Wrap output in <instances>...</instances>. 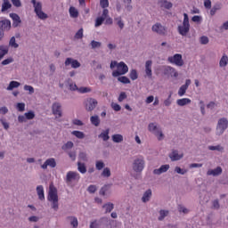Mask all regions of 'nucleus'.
<instances>
[{
    "label": "nucleus",
    "instance_id": "obj_1",
    "mask_svg": "<svg viewBox=\"0 0 228 228\" xmlns=\"http://www.w3.org/2000/svg\"><path fill=\"white\" fill-rule=\"evenodd\" d=\"M47 200L48 202L52 203V208L53 209V211H58L59 209L58 190L53 184L49 185Z\"/></svg>",
    "mask_w": 228,
    "mask_h": 228
},
{
    "label": "nucleus",
    "instance_id": "obj_2",
    "mask_svg": "<svg viewBox=\"0 0 228 228\" xmlns=\"http://www.w3.org/2000/svg\"><path fill=\"white\" fill-rule=\"evenodd\" d=\"M116 67L117 70H114L112 73V76L114 77L125 76L129 70L128 66H126V64L124 61L118 63L116 61H113L112 62H110V69H114Z\"/></svg>",
    "mask_w": 228,
    "mask_h": 228
},
{
    "label": "nucleus",
    "instance_id": "obj_3",
    "mask_svg": "<svg viewBox=\"0 0 228 228\" xmlns=\"http://www.w3.org/2000/svg\"><path fill=\"white\" fill-rule=\"evenodd\" d=\"M191 29V24H190V18L188 17L187 13H183V21L182 22V25L177 27V32L182 37H186L188 33H190Z\"/></svg>",
    "mask_w": 228,
    "mask_h": 228
},
{
    "label": "nucleus",
    "instance_id": "obj_4",
    "mask_svg": "<svg viewBox=\"0 0 228 228\" xmlns=\"http://www.w3.org/2000/svg\"><path fill=\"white\" fill-rule=\"evenodd\" d=\"M31 4H34L35 13L41 20L47 19V14L42 11V4L40 2H36V0H31Z\"/></svg>",
    "mask_w": 228,
    "mask_h": 228
},
{
    "label": "nucleus",
    "instance_id": "obj_5",
    "mask_svg": "<svg viewBox=\"0 0 228 228\" xmlns=\"http://www.w3.org/2000/svg\"><path fill=\"white\" fill-rule=\"evenodd\" d=\"M144 167L145 160H143L142 157H138L134 159V164H132V168L135 173H142Z\"/></svg>",
    "mask_w": 228,
    "mask_h": 228
},
{
    "label": "nucleus",
    "instance_id": "obj_6",
    "mask_svg": "<svg viewBox=\"0 0 228 228\" xmlns=\"http://www.w3.org/2000/svg\"><path fill=\"white\" fill-rule=\"evenodd\" d=\"M228 127V119L227 118H221L218 119L217 127H216V134L221 135L227 130Z\"/></svg>",
    "mask_w": 228,
    "mask_h": 228
},
{
    "label": "nucleus",
    "instance_id": "obj_7",
    "mask_svg": "<svg viewBox=\"0 0 228 228\" xmlns=\"http://www.w3.org/2000/svg\"><path fill=\"white\" fill-rule=\"evenodd\" d=\"M148 131L154 133L155 136H157V139L159 141L163 140L165 135L163 134L160 128H158V126H156L154 123H151L148 125Z\"/></svg>",
    "mask_w": 228,
    "mask_h": 228
},
{
    "label": "nucleus",
    "instance_id": "obj_8",
    "mask_svg": "<svg viewBox=\"0 0 228 228\" xmlns=\"http://www.w3.org/2000/svg\"><path fill=\"white\" fill-rule=\"evenodd\" d=\"M167 61L171 64H175L177 67H183L184 64L183 55L180 53H175V56L168 57Z\"/></svg>",
    "mask_w": 228,
    "mask_h": 228
},
{
    "label": "nucleus",
    "instance_id": "obj_9",
    "mask_svg": "<svg viewBox=\"0 0 228 228\" xmlns=\"http://www.w3.org/2000/svg\"><path fill=\"white\" fill-rule=\"evenodd\" d=\"M152 32H155L160 36H166L167 34V28L163 26L161 23H156L152 25Z\"/></svg>",
    "mask_w": 228,
    "mask_h": 228
},
{
    "label": "nucleus",
    "instance_id": "obj_10",
    "mask_svg": "<svg viewBox=\"0 0 228 228\" xmlns=\"http://www.w3.org/2000/svg\"><path fill=\"white\" fill-rule=\"evenodd\" d=\"M80 176L77 172L74 171H69L68 174H66L65 183H70L72 181L79 180Z\"/></svg>",
    "mask_w": 228,
    "mask_h": 228
},
{
    "label": "nucleus",
    "instance_id": "obj_11",
    "mask_svg": "<svg viewBox=\"0 0 228 228\" xmlns=\"http://www.w3.org/2000/svg\"><path fill=\"white\" fill-rule=\"evenodd\" d=\"M52 111L56 118L62 117L61 104L60 102H53L52 105Z\"/></svg>",
    "mask_w": 228,
    "mask_h": 228
},
{
    "label": "nucleus",
    "instance_id": "obj_12",
    "mask_svg": "<svg viewBox=\"0 0 228 228\" xmlns=\"http://www.w3.org/2000/svg\"><path fill=\"white\" fill-rule=\"evenodd\" d=\"M98 102L95 99H86V111H93L96 106H97Z\"/></svg>",
    "mask_w": 228,
    "mask_h": 228
},
{
    "label": "nucleus",
    "instance_id": "obj_13",
    "mask_svg": "<svg viewBox=\"0 0 228 228\" xmlns=\"http://www.w3.org/2000/svg\"><path fill=\"white\" fill-rule=\"evenodd\" d=\"M191 84V79L185 80V84L181 86L179 92H177V95H179L180 97H183L186 94V91L188 87H190Z\"/></svg>",
    "mask_w": 228,
    "mask_h": 228
},
{
    "label": "nucleus",
    "instance_id": "obj_14",
    "mask_svg": "<svg viewBox=\"0 0 228 228\" xmlns=\"http://www.w3.org/2000/svg\"><path fill=\"white\" fill-rule=\"evenodd\" d=\"M11 29V21L7 19L0 20V31H9Z\"/></svg>",
    "mask_w": 228,
    "mask_h": 228
},
{
    "label": "nucleus",
    "instance_id": "obj_15",
    "mask_svg": "<svg viewBox=\"0 0 228 228\" xmlns=\"http://www.w3.org/2000/svg\"><path fill=\"white\" fill-rule=\"evenodd\" d=\"M47 167L51 168H55L56 167V162L54 158H50L43 165H41L42 169H47Z\"/></svg>",
    "mask_w": 228,
    "mask_h": 228
},
{
    "label": "nucleus",
    "instance_id": "obj_16",
    "mask_svg": "<svg viewBox=\"0 0 228 228\" xmlns=\"http://www.w3.org/2000/svg\"><path fill=\"white\" fill-rule=\"evenodd\" d=\"M71 65L72 69H78L80 67V63L77 60H72L71 58H67L65 60V66Z\"/></svg>",
    "mask_w": 228,
    "mask_h": 228
},
{
    "label": "nucleus",
    "instance_id": "obj_17",
    "mask_svg": "<svg viewBox=\"0 0 228 228\" xmlns=\"http://www.w3.org/2000/svg\"><path fill=\"white\" fill-rule=\"evenodd\" d=\"M151 65H152V62L151 60H148L144 64V72L146 73V76L148 77V78H151V76H152Z\"/></svg>",
    "mask_w": 228,
    "mask_h": 228
},
{
    "label": "nucleus",
    "instance_id": "obj_18",
    "mask_svg": "<svg viewBox=\"0 0 228 228\" xmlns=\"http://www.w3.org/2000/svg\"><path fill=\"white\" fill-rule=\"evenodd\" d=\"M183 157V154H178V151H173L171 154H169V159L172 161H178L179 159H182Z\"/></svg>",
    "mask_w": 228,
    "mask_h": 228
},
{
    "label": "nucleus",
    "instance_id": "obj_19",
    "mask_svg": "<svg viewBox=\"0 0 228 228\" xmlns=\"http://www.w3.org/2000/svg\"><path fill=\"white\" fill-rule=\"evenodd\" d=\"M170 166L169 165H163L159 169L154 170V175H159L162 173H167V170H169Z\"/></svg>",
    "mask_w": 228,
    "mask_h": 228
},
{
    "label": "nucleus",
    "instance_id": "obj_20",
    "mask_svg": "<svg viewBox=\"0 0 228 228\" xmlns=\"http://www.w3.org/2000/svg\"><path fill=\"white\" fill-rule=\"evenodd\" d=\"M37 194L40 200H45V195L44 194V187L42 185L37 186Z\"/></svg>",
    "mask_w": 228,
    "mask_h": 228
},
{
    "label": "nucleus",
    "instance_id": "obj_21",
    "mask_svg": "<svg viewBox=\"0 0 228 228\" xmlns=\"http://www.w3.org/2000/svg\"><path fill=\"white\" fill-rule=\"evenodd\" d=\"M191 100L188 98H183V99H177L176 104L179 105L180 107L186 106L187 104H191Z\"/></svg>",
    "mask_w": 228,
    "mask_h": 228
},
{
    "label": "nucleus",
    "instance_id": "obj_22",
    "mask_svg": "<svg viewBox=\"0 0 228 228\" xmlns=\"http://www.w3.org/2000/svg\"><path fill=\"white\" fill-rule=\"evenodd\" d=\"M9 53V47L6 45H0V61L4 58Z\"/></svg>",
    "mask_w": 228,
    "mask_h": 228
},
{
    "label": "nucleus",
    "instance_id": "obj_23",
    "mask_svg": "<svg viewBox=\"0 0 228 228\" xmlns=\"http://www.w3.org/2000/svg\"><path fill=\"white\" fill-rule=\"evenodd\" d=\"M69 17H71V18L76 19V18H78V16H79L78 10H77V8H75L73 6L69 7Z\"/></svg>",
    "mask_w": 228,
    "mask_h": 228
},
{
    "label": "nucleus",
    "instance_id": "obj_24",
    "mask_svg": "<svg viewBox=\"0 0 228 228\" xmlns=\"http://www.w3.org/2000/svg\"><path fill=\"white\" fill-rule=\"evenodd\" d=\"M221 174H222L221 167H216V169L207 171V175L216 176V175H220Z\"/></svg>",
    "mask_w": 228,
    "mask_h": 228
},
{
    "label": "nucleus",
    "instance_id": "obj_25",
    "mask_svg": "<svg viewBox=\"0 0 228 228\" xmlns=\"http://www.w3.org/2000/svg\"><path fill=\"white\" fill-rule=\"evenodd\" d=\"M20 86V82L11 81L9 86H7V91H12L14 88H18Z\"/></svg>",
    "mask_w": 228,
    "mask_h": 228
},
{
    "label": "nucleus",
    "instance_id": "obj_26",
    "mask_svg": "<svg viewBox=\"0 0 228 228\" xmlns=\"http://www.w3.org/2000/svg\"><path fill=\"white\" fill-rule=\"evenodd\" d=\"M110 130L106 129L105 131L102 132L101 134L98 135L99 138H102V141L106 142L110 140Z\"/></svg>",
    "mask_w": 228,
    "mask_h": 228
},
{
    "label": "nucleus",
    "instance_id": "obj_27",
    "mask_svg": "<svg viewBox=\"0 0 228 228\" xmlns=\"http://www.w3.org/2000/svg\"><path fill=\"white\" fill-rule=\"evenodd\" d=\"M90 122L93 124L94 126L98 127L100 126V118L99 116H91L90 118Z\"/></svg>",
    "mask_w": 228,
    "mask_h": 228
},
{
    "label": "nucleus",
    "instance_id": "obj_28",
    "mask_svg": "<svg viewBox=\"0 0 228 228\" xmlns=\"http://www.w3.org/2000/svg\"><path fill=\"white\" fill-rule=\"evenodd\" d=\"M112 140L115 143H121L124 141V136L122 134H113Z\"/></svg>",
    "mask_w": 228,
    "mask_h": 228
},
{
    "label": "nucleus",
    "instance_id": "obj_29",
    "mask_svg": "<svg viewBox=\"0 0 228 228\" xmlns=\"http://www.w3.org/2000/svg\"><path fill=\"white\" fill-rule=\"evenodd\" d=\"M173 4L171 2H167V0L160 1V7H164L167 10H170Z\"/></svg>",
    "mask_w": 228,
    "mask_h": 228
},
{
    "label": "nucleus",
    "instance_id": "obj_30",
    "mask_svg": "<svg viewBox=\"0 0 228 228\" xmlns=\"http://www.w3.org/2000/svg\"><path fill=\"white\" fill-rule=\"evenodd\" d=\"M151 197V190H147L146 192L143 193L142 196V202H149L150 199Z\"/></svg>",
    "mask_w": 228,
    "mask_h": 228
},
{
    "label": "nucleus",
    "instance_id": "obj_31",
    "mask_svg": "<svg viewBox=\"0 0 228 228\" xmlns=\"http://www.w3.org/2000/svg\"><path fill=\"white\" fill-rule=\"evenodd\" d=\"M102 208H105V213H111V211L114 208L113 203H106L105 205L102 206Z\"/></svg>",
    "mask_w": 228,
    "mask_h": 228
},
{
    "label": "nucleus",
    "instance_id": "obj_32",
    "mask_svg": "<svg viewBox=\"0 0 228 228\" xmlns=\"http://www.w3.org/2000/svg\"><path fill=\"white\" fill-rule=\"evenodd\" d=\"M10 17H11L12 20H13L14 24H20V23H21L20 17H19L18 14H16V13H11V14H10Z\"/></svg>",
    "mask_w": 228,
    "mask_h": 228
},
{
    "label": "nucleus",
    "instance_id": "obj_33",
    "mask_svg": "<svg viewBox=\"0 0 228 228\" xmlns=\"http://www.w3.org/2000/svg\"><path fill=\"white\" fill-rule=\"evenodd\" d=\"M129 77L132 81L137 80L138 78V72L136 69H131L129 73Z\"/></svg>",
    "mask_w": 228,
    "mask_h": 228
},
{
    "label": "nucleus",
    "instance_id": "obj_34",
    "mask_svg": "<svg viewBox=\"0 0 228 228\" xmlns=\"http://www.w3.org/2000/svg\"><path fill=\"white\" fill-rule=\"evenodd\" d=\"M77 170L81 174H86L87 172L86 166H85V164L80 163V162H77Z\"/></svg>",
    "mask_w": 228,
    "mask_h": 228
},
{
    "label": "nucleus",
    "instance_id": "obj_35",
    "mask_svg": "<svg viewBox=\"0 0 228 228\" xmlns=\"http://www.w3.org/2000/svg\"><path fill=\"white\" fill-rule=\"evenodd\" d=\"M114 20L117 21V25L118 26L119 29H124L125 23L122 20L121 17L115 18Z\"/></svg>",
    "mask_w": 228,
    "mask_h": 228
},
{
    "label": "nucleus",
    "instance_id": "obj_36",
    "mask_svg": "<svg viewBox=\"0 0 228 228\" xmlns=\"http://www.w3.org/2000/svg\"><path fill=\"white\" fill-rule=\"evenodd\" d=\"M118 81L121 82L123 85H129L131 83L130 79L126 77H118Z\"/></svg>",
    "mask_w": 228,
    "mask_h": 228
},
{
    "label": "nucleus",
    "instance_id": "obj_37",
    "mask_svg": "<svg viewBox=\"0 0 228 228\" xmlns=\"http://www.w3.org/2000/svg\"><path fill=\"white\" fill-rule=\"evenodd\" d=\"M12 7L10 2L8 0H4L3 5H2V12H5L9 10Z\"/></svg>",
    "mask_w": 228,
    "mask_h": 228
},
{
    "label": "nucleus",
    "instance_id": "obj_38",
    "mask_svg": "<svg viewBox=\"0 0 228 228\" xmlns=\"http://www.w3.org/2000/svg\"><path fill=\"white\" fill-rule=\"evenodd\" d=\"M72 147H74V142H72L71 141H69L63 146H61V150L68 151L72 149Z\"/></svg>",
    "mask_w": 228,
    "mask_h": 228
},
{
    "label": "nucleus",
    "instance_id": "obj_39",
    "mask_svg": "<svg viewBox=\"0 0 228 228\" xmlns=\"http://www.w3.org/2000/svg\"><path fill=\"white\" fill-rule=\"evenodd\" d=\"M221 5L216 4L213 6L212 9H210V16H215L217 11H220Z\"/></svg>",
    "mask_w": 228,
    "mask_h": 228
},
{
    "label": "nucleus",
    "instance_id": "obj_40",
    "mask_svg": "<svg viewBox=\"0 0 228 228\" xmlns=\"http://www.w3.org/2000/svg\"><path fill=\"white\" fill-rule=\"evenodd\" d=\"M102 175L103 177H106V178L110 177V176H111V170H110L109 167L103 168L102 173Z\"/></svg>",
    "mask_w": 228,
    "mask_h": 228
},
{
    "label": "nucleus",
    "instance_id": "obj_41",
    "mask_svg": "<svg viewBox=\"0 0 228 228\" xmlns=\"http://www.w3.org/2000/svg\"><path fill=\"white\" fill-rule=\"evenodd\" d=\"M228 65V56L223 55L222 59L220 60V67H225Z\"/></svg>",
    "mask_w": 228,
    "mask_h": 228
},
{
    "label": "nucleus",
    "instance_id": "obj_42",
    "mask_svg": "<svg viewBox=\"0 0 228 228\" xmlns=\"http://www.w3.org/2000/svg\"><path fill=\"white\" fill-rule=\"evenodd\" d=\"M68 219L71 220V225L74 228L78 227V219H77L75 216H69Z\"/></svg>",
    "mask_w": 228,
    "mask_h": 228
},
{
    "label": "nucleus",
    "instance_id": "obj_43",
    "mask_svg": "<svg viewBox=\"0 0 228 228\" xmlns=\"http://www.w3.org/2000/svg\"><path fill=\"white\" fill-rule=\"evenodd\" d=\"M169 214V211L167 210H160L159 211V221H163V219L166 218V216Z\"/></svg>",
    "mask_w": 228,
    "mask_h": 228
},
{
    "label": "nucleus",
    "instance_id": "obj_44",
    "mask_svg": "<svg viewBox=\"0 0 228 228\" xmlns=\"http://www.w3.org/2000/svg\"><path fill=\"white\" fill-rule=\"evenodd\" d=\"M84 37V29L80 28L77 30V32L76 33V36H74V38L80 40L82 39Z\"/></svg>",
    "mask_w": 228,
    "mask_h": 228
},
{
    "label": "nucleus",
    "instance_id": "obj_45",
    "mask_svg": "<svg viewBox=\"0 0 228 228\" xmlns=\"http://www.w3.org/2000/svg\"><path fill=\"white\" fill-rule=\"evenodd\" d=\"M104 20H105V18H102V17L96 18V21L94 23V27H96V28L97 27H101L102 24H103Z\"/></svg>",
    "mask_w": 228,
    "mask_h": 228
},
{
    "label": "nucleus",
    "instance_id": "obj_46",
    "mask_svg": "<svg viewBox=\"0 0 228 228\" xmlns=\"http://www.w3.org/2000/svg\"><path fill=\"white\" fill-rule=\"evenodd\" d=\"M72 134H73L74 136H76L77 138H78V139H84V137H85L84 133L81 132V131H73V132H72Z\"/></svg>",
    "mask_w": 228,
    "mask_h": 228
},
{
    "label": "nucleus",
    "instance_id": "obj_47",
    "mask_svg": "<svg viewBox=\"0 0 228 228\" xmlns=\"http://www.w3.org/2000/svg\"><path fill=\"white\" fill-rule=\"evenodd\" d=\"M167 71L171 73L172 77H178V72L175 69V68H172L171 66L167 67Z\"/></svg>",
    "mask_w": 228,
    "mask_h": 228
},
{
    "label": "nucleus",
    "instance_id": "obj_48",
    "mask_svg": "<svg viewBox=\"0 0 228 228\" xmlns=\"http://www.w3.org/2000/svg\"><path fill=\"white\" fill-rule=\"evenodd\" d=\"M104 167H105V164H104L103 161H102V160H97V161H96V169H97L98 171H101L102 169H103Z\"/></svg>",
    "mask_w": 228,
    "mask_h": 228
},
{
    "label": "nucleus",
    "instance_id": "obj_49",
    "mask_svg": "<svg viewBox=\"0 0 228 228\" xmlns=\"http://www.w3.org/2000/svg\"><path fill=\"white\" fill-rule=\"evenodd\" d=\"M9 45L13 47L14 49H17L19 47V45L15 42L14 37H11Z\"/></svg>",
    "mask_w": 228,
    "mask_h": 228
},
{
    "label": "nucleus",
    "instance_id": "obj_50",
    "mask_svg": "<svg viewBox=\"0 0 228 228\" xmlns=\"http://www.w3.org/2000/svg\"><path fill=\"white\" fill-rule=\"evenodd\" d=\"M24 116L27 118V120H32L35 118V113L32 111H28V112L25 113Z\"/></svg>",
    "mask_w": 228,
    "mask_h": 228
},
{
    "label": "nucleus",
    "instance_id": "obj_51",
    "mask_svg": "<svg viewBox=\"0 0 228 228\" xmlns=\"http://www.w3.org/2000/svg\"><path fill=\"white\" fill-rule=\"evenodd\" d=\"M175 173H177L181 175H184L188 172V170L182 169L181 167H175Z\"/></svg>",
    "mask_w": 228,
    "mask_h": 228
},
{
    "label": "nucleus",
    "instance_id": "obj_52",
    "mask_svg": "<svg viewBox=\"0 0 228 228\" xmlns=\"http://www.w3.org/2000/svg\"><path fill=\"white\" fill-rule=\"evenodd\" d=\"M24 91L28 92L30 94L35 93V89L32 86H24Z\"/></svg>",
    "mask_w": 228,
    "mask_h": 228
},
{
    "label": "nucleus",
    "instance_id": "obj_53",
    "mask_svg": "<svg viewBox=\"0 0 228 228\" xmlns=\"http://www.w3.org/2000/svg\"><path fill=\"white\" fill-rule=\"evenodd\" d=\"M208 149H209V151H224V147H222L221 145L209 146Z\"/></svg>",
    "mask_w": 228,
    "mask_h": 228
},
{
    "label": "nucleus",
    "instance_id": "obj_54",
    "mask_svg": "<svg viewBox=\"0 0 228 228\" xmlns=\"http://www.w3.org/2000/svg\"><path fill=\"white\" fill-rule=\"evenodd\" d=\"M77 91H78V93H80V94H86V93L91 92L92 89L89 88V87H80V88L77 89Z\"/></svg>",
    "mask_w": 228,
    "mask_h": 228
},
{
    "label": "nucleus",
    "instance_id": "obj_55",
    "mask_svg": "<svg viewBox=\"0 0 228 228\" xmlns=\"http://www.w3.org/2000/svg\"><path fill=\"white\" fill-rule=\"evenodd\" d=\"M110 107L113 109L114 111H120L121 110V106L118 105V103L116 102H112L110 104Z\"/></svg>",
    "mask_w": 228,
    "mask_h": 228
},
{
    "label": "nucleus",
    "instance_id": "obj_56",
    "mask_svg": "<svg viewBox=\"0 0 228 228\" xmlns=\"http://www.w3.org/2000/svg\"><path fill=\"white\" fill-rule=\"evenodd\" d=\"M16 108L18 109V111H20V112L25 111V103H23V102H19V103L16 105Z\"/></svg>",
    "mask_w": 228,
    "mask_h": 228
},
{
    "label": "nucleus",
    "instance_id": "obj_57",
    "mask_svg": "<svg viewBox=\"0 0 228 228\" xmlns=\"http://www.w3.org/2000/svg\"><path fill=\"white\" fill-rule=\"evenodd\" d=\"M101 7L105 9L109 7V0H100Z\"/></svg>",
    "mask_w": 228,
    "mask_h": 228
},
{
    "label": "nucleus",
    "instance_id": "obj_58",
    "mask_svg": "<svg viewBox=\"0 0 228 228\" xmlns=\"http://www.w3.org/2000/svg\"><path fill=\"white\" fill-rule=\"evenodd\" d=\"M102 44L98 41H91V47H93V49H96L101 47Z\"/></svg>",
    "mask_w": 228,
    "mask_h": 228
},
{
    "label": "nucleus",
    "instance_id": "obj_59",
    "mask_svg": "<svg viewBox=\"0 0 228 228\" xmlns=\"http://www.w3.org/2000/svg\"><path fill=\"white\" fill-rule=\"evenodd\" d=\"M126 99V93L122 92L121 94H119L118 101L119 102H122L123 101H125Z\"/></svg>",
    "mask_w": 228,
    "mask_h": 228
},
{
    "label": "nucleus",
    "instance_id": "obj_60",
    "mask_svg": "<svg viewBox=\"0 0 228 228\" xmlns=\"http://www.w3.org/2000/svg\"><path fill=\"white\" fill-rule=\"evenodd\" d=\"M204 6L206 9H211V6H212L211 0H205Z\"/></svg>",
    "mask_w": 228,
    "mask_h": 228
},
{
    "label": "nucleus",
    "instance_id": "obj_61",
    "mask_svg": "<svg viewBox=\"0 0 228 228\" xmlns=\"http://www.w3.org/2000/svg\"><path fill=\"white\" fill-rule=\"evenodd\" d=\"M97 191V187L95 185H90L88 186V191L90 193H95V191Z\"/></svg>",
    "mask_w": 228,
    "mask_h": 228
},
{
    "label": "nucleus",
    "instance_id": "obj_62",
    "mask_svg": "<svg viewBox=\"0 0 228 228\" xmlns=\"http://www.w3.org/2000/svg\"><path fill=\"white\" fill-rule=\"evenodd\" d=\"M191 20L193 22L199 23V22H200V20H202V18H200V16H199V15H194L192 17Z\"/></svg>",
    "mask_w": 228,
    "mask_h": 228
},
{
    "label": "nucleus",
    "instance_id": "obj_63",
    "mask_svg": "<svg viewBox=\"0 0 228 228\" xmlns=\"http://www.w3.org/2000/svg\"><path fill=\"white\" fill-rule=\"evenodd\" d=\"M208 37H200V44L201 45H208Z\"/></svg>",
    "mask_w": 228,
    "mask_h": 228
},
{
    "label": "nucleus",
    "instance_id": "obj_64",
    "mask_svg": "<svg viewBox=\"0 0 228 228\" xmlns=\"http://www.w3.org/2000/svg\"><path fill=\"white\" fill-rule=\"evenodd\" d=\"M11 62H13L12 58H9V59H6V60L3 61L2 65H4V66L9 65Z\"/></svg>",
    "mask_w": 228,
    "mask_h": 228
}]
</instances>
